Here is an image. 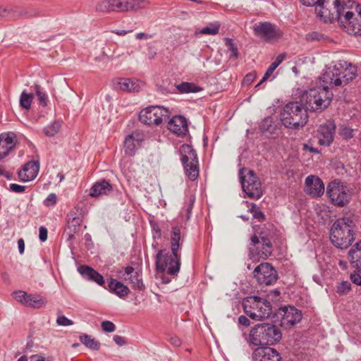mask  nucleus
Instances as JSON below:
<instances>
[{"label": "nucleus", "mask_w": 361, "mask_h": 361, "mask_svg": "<svg viewBox=\"0 0 361 361\" xmlns=\"http://www.w3.org/2000/svg\"><path fill=\"white\" fill-rule=\"evenodd\" d=\"M9 189L12 192H16V193H22L25 190V186L24 185H20L16 183H11L9 185Z\"/></svg>", "instance_id": "13d9d810"}, {"label": "nucleus", "mask_w": 361, "mask_h": 361, "mask_svg": "<svg viewBox=\"0 0 361 361\" xmlns=\"http://www.w3.org/2000/svg\"><path fill=\"white\" fill-rule=\"evenodd\" d=\"M240 182L243 192L252 199H259L262 195L261 183L254 172L246 169L239 171Z\"/></svg>", "instance_id": "6e6552de"}, {"label": "nucleus", "mask_w": 361, "mask_h": 361, "mask_svg": "<svg viewBox=\"0 0 361 361\" xmlns=\"http://www.w3.org/2000/svg\"><path fill=\"white\" fill-rule=\"evenodd\" d=\"M238 323L244 326H249L250 324V320L248 318L244 315H240L238 317Z\"/></svg>", "instance_id": "680f3d73"}, {"label": "nucleus", "mask_w": 361, "mask_h": 361, "mask_svg": "<svg viewBox=\"0 0 361 361\" xmlns=\"http://www.w3.org/2000/svg\"><path fill=\"white\" fill-rule=\"evenodd\" d=\"M114 341L118 345V346H123L126 344V342L123 337L119 336V335H115L114 336Z\"/></svg>", "instance_id": "052dcab7"}, {"label": "nucleus", "mask_w": 361, "mask_h": 361, "mask_svg": "<svg viewBox=\"0 0 361 361\" xmlns=\"http://www.w3.org/2000/svg\"><path fill=\"white\" fill-rule=\"evenodd\" d=\"M28 294L23 290H16L13 293V296L16 300L25 306Z\"/></svg>", "instance_id": "c03bdc74"}, {"label": "nucleus", "mask_w": 361, "mask_h": 361, "mask_svg": "<svg viewBox=\"0 0 361 361\" xmlns=\"http://www.w3.org/2000/svg\"><path fill=\"white\" fill-rule=\"evenodd\" d=\"M37 13L36 10L32 7L21 8L18 6H14L13 14L12 17L13 18H30L36 16Z\"/></svg>", "instance_id": "f704fd0d"}, {"label": "nucleus", "mask_w": 361, "mask_h": 361, "mask_svg": "<svg viewBox=\"0 0 361 361\" xmlns=\"http://www.w3.org/2000/svg\"><path fill=\"white\" fill-rule=\"evenodd\" d=\"M256 36L266 42H273L283 36V32L275 24L269 22H260L253 27Z\"/></svg>", "instance_id": "ddd939ff"}, {"label": "nucleus", "mask_w": 361, "mask_h": 361, "mask_svg": "<svg viewBox=\"0 0 361 361\" xmlns=\"http://www.w3.org/2000/svg\"><path fill=\"white\" fill-rule=\"evenodd\" d=\"M47 300L39 294H28L25 306L32 308H41L46 305Z\"/></svg>", "instance_id": "72a5a7b5"}, {"label": "nucleus", "mask_w": 361, "mask_h": 361, "mask_svg": "<svg viewBox=\"0 0 361 361\" xmlns=\"http://www.w3.org/2000/svg\"><path fill=\"white\" fill-rule=\"evenodd\" d=\"M101 327L104 331L107 333H111L116 330L115 324L112 322L108 320L103 321L101 323Z\"/></svg>", "instance_id": "09e8293b"}, {"label": "nucleus", "mask_w": 361, "mask_h": 361, "mask_svg": "<svg viewBox=\"0 0 361 361\" xmlns=\"http://www.w3.org/2000/svg\"><path fill=\"white\" fill-rule=\"evenodd\" d=\"M78 272L87 280L95 282L99 286L104 284V279L98 271L87 265H81L78 268Z\"/></svg>", "instance_id": "a878e982"}, {"label": "nucleus", "mask_w": 361, "mask_h": 361, "mask_svg": "<svg viewBox=\"0 0 361 361\" xmlns=\"http://www.w3.org/2000/svg\"><path fill=\"white\" fill-rule=\"evenodd\" d=\"M356 270L351 273L350 280L357 286H361V268H355Z\"/></svg>", "instance_id": "de8ad7c7"}, {"label": "nucleus", "mask_w": 361, "mask_h": 361, "mask_svg": "<svg viewBox=\"0 0 361 361\" xmlns=\"http://www.w3.org/2000/svg\"><path fill=\"white\" fill-rule=\"evenodd\" d=\"M167 341L175 347H179L182 343L181 340L177 336L172 334L167 336Z\"/></svg>", "instance_id": "5fc2aeb1"}, {"label": "nucleus", "mask_w": 361, "mask_h": 361, "mask_svg": "<svg viewBox=\"0 0 361 361\" xmlns=\"http://www.w3.org/2000/svg\"><path fill=\"white\" fill-rule=\"evenodd\" d=\"M176 89L178 90L180 93H190V92H200L202 89L196 85L193 82H182L179 85H176Z\"/></svg>", "instance_id": "e433bc0d"}, {"label": "nucleus", "mask_w": 361, "mask_h": 361, "mask_svg": "<svg viewBox=\"0 0 361 361\" xmlns=\"http://www.w3.org/2000/svg\"><path fill=\"white\" fill-rule=\"evenodd\" d=\"M326 193L331 202L339 207L348 204L350 200V194L347 186L338 180L332 181L328 185Z\"/></svg>", "instance_id": "1a4fd4ad"}, {"label": "nucleus", "mask_w": 361, "mask_h": 361, "mask_svg": "<svg viewBox=\"0 0 361 361\" xmlns=\"http://www.w3.org/2000/svg\"><path fill=\"white\" fill-rule=\"evenodd\" d=\"M255 78L256 73L255 72L249 73L245 76L243 84L246 85H250L255 80Z\"/></svg>", "instance_id": "4d7b16f0"}, {"label": "nucleus", "mask_w": 361, "mask_h": 361, "mask_svg": "<svg viewBox=\"0 0 361 361\" xmlns=\"http://www.w3.org/2000/svg\"><path fill=\"white\" fill-rule=\"evenodd\" d=\"M60 128L61 123L59 121H54L44 128V132L47 136L51 137L59 132Z\"/></svg>", "instance_id": "79ce46f5"}, {"label": "nucleus", "mask_w": 361, "mask_h": 361, "mask_svg": "<svg viewBox=\"0 0 361 361\" xmlns=\"http://www.w3.org/2000/svg\"><path fill=\"white\" fill-rule=\"evenodd\" d=\"M250 259L256 256L263 259H267L272 253V243L268 236L253 235L251 238V243L249 245Z\"/></svg>", "instance_id": "9d476101"}, {"label": "nucleus", "mask_w": 361, "mask_h": 361, "mask_svg": "<svg viewBox=\"0 0 361 361\" xmlns=\"http://www.w3.org/2000/svg\"><path fill=\"white\" fill-rule=\"evenodd\" d=\"M57 197L55 193H50L44 200V204L47 207L54 206L56 203Z\"/></svg>", "instance_id": "864d4df0"}, {"label": "nucleus", "mask_w": 361, "mask_h": 361, "mask_svg": "<svg viewBox=\"0 0 361 361\" xmlns=\"http://www.w3.org/2000/svg\"><path fill=\"white\" fill-rule=\"evenodd\" d=\"M281 332L275 325L262 323L255 325L250 332V341L258 346L274 345L281 338Z\"/></svg>", "instance_id": "39448f33"}, {"label": "nucleus", "mask_w": 361, "mask_h": 361, "mask_svg": "<svg viewBox=\"0 0 361 361\" xmlns=\"http://www.w3.org/2000/svg\"><path fill=\"white\" fill-rule=\"evenodd\" d=\"M135 37L137 39H149L152 37V36L149 34L145 33V32H139L137 33L135 35Z\"/></svg>", "instance_id": "e2e57ef3"}, {"label": "nucleus", "mask_w": 361, "mask_h": 361, "mask_svg": "<svg viewBox=\"0 0 361 361\" xmlns=\"http://www.w3.org/2000/svg\"><path fill=\"white\" fill-rule=\"evenodd\" d=\"M108 286L111 291L120 298L125 297L130 293V290L126 286L114 279H111L108 282Z\"/></svg>", "instance_id": "7c9ffc66"}, {"label": "nucleus", "mask_w": 361, "mask_h": 361, "mask_svg": "<svg viewBox=\"0 0 361 361\" xmlns=\"http://www.w3.org/2000/svg\"><path fill=\"white\" fill-rule=\"evenodd\" d=\"M225 41L228 50L231 52L230 58H237L238 56V47L236 44L234 43L233 40L230 38H226Z\"/></svg>", "instance_id": "37998d69"}, {"label": "nucleus", "mask_w": 361, "mask_h": 361, "mask_svg": "<svg viewBox=\"0 0 361 361\" xmlns=\"http://www.w3.org/2000/svg\"><path fill=\"white\" fill-rule=\"evenodd\" d=\"M114 85L121 91L128 92H137L143 86L141 81L133 78H118Z\"/></svg>", "instance_id": "393cba45"}, {"label": "nucleus", "mask_w": 361, "mask_h": 361, "mask_svg": "<svg viewBox=\"0 0 361 361\" xmlns=\"http://www.w3.org/2000/svg\"><path fill=\"white\" fill-rule=\"evenodd\" d=\"M39 170V161H28L23 166L22 170L18 172V177L24 182L32 180L37 176Z\"/></svg>", "instance_id": "5701e85b"}, {"label": "nucleus", "mask_w": 361, "mask_h": 361, "mask_svg": "<svg viewBox=\"0 0 361 361\" xmlns=\"http://www.w3.org/2000/svg\"><path fill=\"white\" fill-rule=\"evenodd\" d=\"M254 277L261 285H271L274 283L278 274L276 270L269 263H262L254 270Z\"/></svg>", "instance_id": "4468645a"}, {"label": "nucleus", "mask_w": 361, "mask_h": 361, "mask_svg": "<svg viewBox=\"0 0 361 361\" xmlns=\"http://www.w3.org/2000/svg\"><path fill=\"white\" fill-rule=\"evenodd\" d=\"M67 230L69 235L68 239L71 240L74 234L78 231L82 223V219L76 212H70L66 216Z\"/></svg>", "instance_id": "cd10ccee"}, {"label": "nucleus", "mask_w": 361, "mask_h": 361, "mask_svg": "<svg viewBox=\"0 0 361 361\" xmlns=\"http://www.w3.org/2000/svg\"><path fill=\"white\" fill-rule=\"evenodd\" d=\"M348 257L354 268H361V240L350 249Z\"/></svg>", "instance_id": "c756f323"}, {"label": "nucleus", "mask_w": 361, "mask_h": 361, "mask_svg": "<svg viewBox=\"0 0 361 361\" xmlns=\"http://www.w3.org/2000/svg\"><path fill=\"white\" fill-rule=\"evenodd\" d=\"M180 228H173L171 236V254L166 250H160L156 256V268L159 272L166 271L171 276H176L180 268Z\"/></svg>", "instance_id": "f03ea898"}, {"label": "nucleus", "mask_w": 361, "mask_h": 361, "mask_svg": "<svg viewBox=\"0 0 361 361\" xmlns=\"http://www.w3.org/2000/svg\"><path fill=\"white\" fill-rule=\"evenodd\" d=\"M80 342L85 345L87 348L97 350L99 349L100 343L97 341H96L94 338H92L91 336H90L87 334H83L80 336Z\"/></svg>", "instance_id": "4c0bfd02"}, {"label": "nucleus", "mask_w": 361, "mask_h": 361, "mask_svg": "<svg viewBox=\"0 0 361 361\" xmlns=\"http://www.w3.org/2000/svg\"><path fill=\"white\" fill-rule=\"evenodd\" d=\"M242 305L245 313L255 320L267 319L273 313L271 302L264 298L249 296L243 299Z\"/></svg>", "instance_id": "423d86ee"}, {"label": "nucleus", "mask_w": 361, "mask_h": 361, "mask_svg": "<svg viewBox=\"0 0 361 361\" xmlns=\"http://www.w3.org/2000/svg\"><path fill=\"white\" fill-rule=\"evenodd\" d=\"M315 12L317 18L324 23L335 21L334 13L331 11L333 2L331 0H321L315 5Z\"/></svg>", "instance_id": "f3484780"}, {"label": "nucleus", "mask_w": 361, "mask_h": 361, "mask_svg": "<svg viewBox=\"0 0 361 361\" xmlns=\"http://www.w3.org/2000/svg\"><path fill=\"white\" fill-rule=\"evenodd\" d=\"M121 274L123 280L132 284L133 288L139 290L144 288V284L139 272L135 271L133 267H126L123 273L121 272Z\"/></svg>", "instance_id": "b1692460"}, {"label": "nucleus", "mask_w": 361, "mask_h": 361, "mask_svg": "<svg viewBox=\"0 0 361 361\" xmlns=\"http://www.w3.org/2000/svg\"><path fill=\"white\" fill-rule=\"evenodd\" d=\"M286 54H281L276 56L275 61L271 63L267 71L265 72L263 78L256 85L255 87H259L264 82H265L268 78L272 75L274 71L276 69V68L283 62V61L286 58Z\"/></svg>", "instance_id": "473e14b6"}, {"label": "nucleus", "mask_w": 361, "mask_h": 361, "mask_svg": "<svg viewBox=\"0 0 361 361\" xmlns=\"http://www.w3.org/2000/svg\"><path fill=\"white\" fill-rule=\"evenodd\" d=\"M150 4L148 0H111L112 12L124 13L145 8Z\"/></svg>", "instance_id": "2eb2a0df"}, {"label": "nucleus", "mask_w": 361, "mask_h": 361, "mask_svg": "<svg viewBox=\"0 0 361 361\" xmlns=\"http://www.w3.org/2000/svg\"><path fill=\"white\" fill-rule=\"evenodd\" d=\"M142 141L141 135L137 132H133L128 135L124 141L125 152L128 156H133L136 149Z\"/></svg>", "instance_id": "bb28decb"}, {"label": "nucleus", "mask_w": 361, "mask_h": 361, "mask_svg": "<svg viewBox=\"0 0 361 361\" xmlns=\"http://www.w3.org/2000/svg\"><path fill=\"white\" fill-rule=\"evenodd\" d=\"M140 121L147 125L159 126L169 118V110L161 106H149L139 114Z\"/></svg>", "instance_id": "9b49d317"}, {"label": "nucleus", "mask_w": 361, "mask_h": 361, "mask_svg": "<svg viewBox=\"0 0 361 361\" xmlns=\"http://www.w3.org/2000/svg\"><path fill=\"white\" fill-rule=\"evenodd\" d=\"M321 0H300V1L305 6H313L319 2Z\"/></svg>", "instance_id": "0e129e2a"}, {"label": "nucleus", "mask_w": 361, "mask_h": 361, "mask_svg": "<svg viewBox=\"0 0 361 361\" xmlns=\"http://www.w3.org/2000/svg\"><path fill=\"white\" fill-rule=\"evenodd\" d=\"M255 361H281L279 353L269 347L257 348L253 353Z\"/></svg>", "instance_id": "412c9836"}, {"label": "nucleus", "mask_w": 361, "mask_h": 361, "mask_svg": "<svg viewBox=\"0 0 361 361\" xmlns=\"http://www.w3.org/2000/svg\"><path fill=\"white\" fill-rule=\"evenodd\" d=\"M180 154L186 176L191 180H195L199 176V162L196 152L191 145L183 144L180 147Z\"/></svg>", "instance_id": "0eeeda50"}, {"label": "nucleus", "mask_w": 361, "mask_h": 361, "mask_svg": "<svg viewBox=\"0 0 361 361\" xmlns=\"http://www.w3.org/2000/svg\"><path fill=\"white\" fill-rule=\"evenodd\" d=\"M333 94L328 86L317 87L309 90L303 96L305 106L298 102H289L281 112V121L288 128L297 129L305 125L307 121V111H322L327 108L332 99Z\"/></svg>", "instance_id": "f257e3e1"}, {"label": "nucleus", "mask_w": 361, "mask_h": 361, "mask_svg": "<svg viewBox=\"0 0 361 361\" xmlns=\"http://www.w3.org/2000/svg\"><path fill=\"white\" fill-rule=\"evenodd\" d=\"M18 247L20 254H23L25 250V243L23 238L18 240Z\"/></svg>", "instance_id": "69168bd1"}, {"label": "nucleus", "mask_w": 361, "mask_h": 361, "mask_svg": "<svg viewBox=\"0 0 361 361\" xmlns=\"http://www.w3.org/2000/svg\"><path fill=\"white\" fill-rule=\"evenodd\" d=\"M351 284L347 281H342L337 286V293L341 295L347 293L350 290Z\"/></svg>", "instance_id": "49530a36"}, {"label": "nucleus", "mask_w": 361, "mask_h": 361, "mask_svg": "<svg viewBox=\"0 0 361 361\" xmlns=\"http://www.w3.org/2000/svg\"><path fill=\"white\" fill-rule=\"evenodd\" d=\"M219 29L220 24L218 22H214L209 23L208 25L202 29H197L195 31V35L196 36L199 35H215L219 33Z\"/></svg>", "instance_id": "c9c22d12"}, {"label": "nucleus", "mask_w": 361, "mask_h": 361, "mask_svg": "<svg viewBox=\"0 0 361 361\" xmlns=\"http://www.w3.org/2000/svg\"><path fill=\"white\" fill-rule=\"evenodd\" d=\"M16 145V136L12 132L0 134V160L6 157Z\"/></svg>", "instance_id": "aec40b11"}, {"label": "nucleus", "mask_w": 361, "mask_h": 361, "mask_svg": "<svg viewBox=\"0 0 361 361\" xmlns=\"http://www.w3.org/2000/svg\"><path fill=\"white\" fill-rule=\"evenodd\" d=\"M354 223L348 217L336 220L330 230L331 243L338 249L348 248L355 240Z\"/></svg>", "instance_id": "20e7f679"}, {"label": "nucleus", "mask_w": 361, "mask_h": 361, "mask_svg": "<svg viewBox=\"0 0 361 361\" xmlns=\"http://www.w3.org/2000/svg\"><path fill=\"white\" fill-rule=\"evenodd\" d=\"M188 206H187V209H186V212H187V219H188L190 218V214L192 212V209L193 208V205H194V203H195V197L192 195H190L188 197Z\"/></svg>", "instance_id": "6e6d98bb"}, {"label": "nucleus", "mask_w": 361, "mask_h": 361, "mask_svg": "<svg viewBox=\"0 0 361 361\" xmlns=\"http://www.w3.org/2000/svg\"><path fill=\"white\" fill-rule=\"evenodd\" d=\"M353 130L348 126H342L340 128V135L345 139H350L353 137Z\"/></svg>", "instance_id": "8fccbe9b"}, {"label": "nucleus", "mask_w": 361, "mask_h": 361, "mask_svg": "<svg viewBox=\"0 0 361 361\" xmlns=\"http://www.w3.org/2000/svg\"><path fill=\"white\" fill-rule=\"evenodd\" d=\"M33 94L32 93H26L25 91H23L21 93L20 97V104L25 109H30L31 106V104L33 99Z\"/></svg>", "instance_id": "a19ab883"}, {"label": "nucleus", "mask_w": 361, "mask_h": 361, "mask_svg": "<svg viewBox=\"0 0 361 361\" xmlns=\"http://www.w3.org/2000/svg\"><path fill=\"white\" fill-rule=\"evenodd\" d=\"M281 326L285 329H290L300 322L302 317L300 310L294 306L283 307L280 309Z\"/></svg>", "instance_id": "dca6fc26"}, {"label": "nucleus", "mask_w": 361, "mask_h": 361, "mask_svg": "<svg viewBox=\"0 0 361 361\" xmlns=\"http://www.w3.org/2000/svg\"><path fill=\"white\" fill-rule=\"evenodd\" d=\"M253 216L255 219H257L259 221H262L264 219V214L261 211H255Z\"/></svg>", "instance_id": "338daca9"}, {"label": "nucleus", "mask_w": 361, "mask_h": 361, "mask_svg": "<svg viewBox=\"0 0 361 361\" xmlns=\"http://www.w3.org/2000/svg\"><path fill=\"white\" fill-rule=\"evenodd\" d=\"M56 323L58 325L63 326H71L73 324L72 320L68 319L64 315L59 316L56 319Z\"/></svg>", "instance_id": "603ef678"}, {"label": "nucleus", "mask_w": 361, "mask_h": 361, "mask_svg": "<svg viewBox=\"0 0 361 361\" xmlns=\"http://www.w3.org/2000/svg\"><path fill=\"white\" fill-rule=\"evenodd\" d=\"M356 68L348 64L347 61H340L334 66L326 67L320 77V80L325 85L341 86L346 85L356 76Z\"/></svg>", "instance_id": "7ed1b4c3"}, {"label": "nucleus", "mask_w": 361, "mask_h": 361, "mask_svg": "<svg viewBox=\"0 0 361 361\" xmlns=\"http://www.w3.org/2000/svg\"><path fill=\"white\" fill-rule=\"evenodd\" d=\"M95 11L102 13L112 12L111 0H101L95 5Z\"/></svg>", "instance_id": "58836bf2"}, {"label": "nucleus", "mask_w": 361, "mask_h": 361, "mask_svg": "<svg viewBox=\"0 0 361 361\" xmlns=\"http://www.w3.org/2000/svg\"><path fill=\"white\" fill-rule=\"evenodd\" d=\"M39 238L42 242L47 239V229L44 226H41L39 229Z\"/></svg>", "instance_id": "bf43d9fd"}, {"label": "nucleus", "mask_w": 361, "mask_h": 361, "mask_svg": "<svg viewBox=\"0 0 361 361\" xmlns=\"http://www.w3.org/2000/svg\"><path fill=\"white\" fill-rule=\"evenodd\" d=\"M324 39V35L316 32H310L305 35V39L307 42L320 41Z\"/></svg>", "instance_id": "a18cd8bd"}, {"label": "nucleus", "mask_w": 361, "mask_h": 361, "mask_svg": "<svg viewBox=\"0 0 361 361\" xmlns=\"http://www.w3.org/2000/svg\"><path fill=\"white\" fill-rule=\"evenodd\" d=\"M333 2V9L334 13L335 20L340 22L343 20V16L348 10V6L343 0H331Z\"/></svg>", "instance_id": "2f4dec72"}, {"label": "nucleus", "mask_w": 361, "mask_h": 361, "mask_svg": "<svg viewBox=\"0 0 361 361\" xmlns=\"http://www.w3.org/2000/svg\"><path fill=\"white\" fill-rule=\"evenodd\" d=\"M355 6V11H346L341 23L347 29V32L353 35H361V5L352 1L350 8Z\"/></svg>", "instance_id": "f8f14e48"}, {"label": "nucleus", "mask_w": 361, "mask_h": 361, "mask_svg": "<svg viewBox=\"0 0 361 361\" xmlns=\"http://www.w3.org/2000/svg\"><path fill=\"white\" fill-rule=\"evenodd\" d=\"M34 90L37 97L39 104L42 106H46L48 102V96L46 92L39 85H35Z\"/></svg>", "instance_id": "ea45409f"}, {"label": "nucleus", "mask_w": 361, "mask_h": 361, "mask_svg": "<svg viewBox=\"0 0 361 361\" xmlns=\"http://www.w3.org/2000/svg\"><path fill=\"white\" fill-rule=\"evenodd\" d=\"M132 30H113L112 32L118 35V36H124L126 34L131 32Z\"/></svg>", "instance_id": "774afa93"}, {"label": "nucleus", "mask_w": 361, "mask_h": 361, "mask_svg": "<svg viewBox=\"0 0 361 361\" xmlns=\"http://www.w3.org/2000/svg\"><path fill=\"white\" fill-rule=\"evenodd\" d=\"M336 125L334 121H329L321 125L318 130V142L320 145L329 146L334 137Z\"/></svg>", "instance_id": "a211bd4d"}, {"label": "nucleus", "mask_w": 361, "mask_h": 361, "mask_svg": "<svg viewBox=\"0 0 361 361\" xmlns=\"http://www.w3.org/2000/svg\"><path fill=\"white\" fill-rule=\"evenodd\" d=\"M111 190V185L108 181L102 180L97 182L92 186L90 195L93 197H97L101 195H108Z\"/></svg>", "instance_id": "c85d7f7f"}, {"label": "nucleus", "mask_w": 361, "mask_h": 361, "mask_svg": "<svg viewBox=\"0 0 361 361\" xmlns=\"http://www.w3.org/2000/svg\"><path fill=\"white\" fill-rule=\"evenodd\" d=\"M168 129L179 137L186 135L188 132V122L183 116H174L168 122Z\"/></svg>", "instance_id": "4be33fe9"}, {"label": "nucleus", "mask_w": 361, "mask_h": 361, "mask_svg": "<svg viewBox=\"0 0 361 361\" xmlns=\"http://www.w3.org/2000/svg\"><path fill=\"white\" fill-rule=\"evenodd\" d=\"M14 6H0V16L1 17H8L11 18H13L12 17V14H13Z\"/></svg>", "instance_id": "3c124183"}, {"label": "nucleus", "mask_w": 361, "mask_h": 361, "mask_svg": "<svg viewBox=\"0 0 361 361\" xmlns=\"http://www.w3.org/2000/svg\"><path fill=\"white\" fill-rule=\"evenodd\" d=\"M305 192L313 197H321L324 192V184L317 176H308L305 178Z\"/></svg>", "instance_id": "6ab92c4d"}]
</instances>
